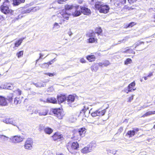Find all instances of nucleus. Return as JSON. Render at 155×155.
Listing matches in <instances>:
<instances>
[{"label":"nucleus","mask_w":155,"mask_h":155,"mask_svg":"<svg viewBox=\"0 0 155 155\" xmlns=\"http://www.w3.org/2000/svg\"><path fill=\"white\" fill-rule=\"evenodd\" d=\"M61 134L55 133L52 136V138L54 140H60L62 137Z\"/></svg>","instance_id":"obj_13"},{"label":"nucleus","mask_w":155,"mask_h":155,"mask_svg":"<svg viewBox=\"0 0 155 155\" xmlns=\"http://www.w3.org/2000/svg\"><path fill=\"white\" fill-rule=\"evenodd\" d=\"M1 9L2 12L5 14L8 13L10 12V9L8 6L4 7L3 6H1Z\"/></svg>","instance_id":"obj_14"},{"label":"nucleus","mask_w":155,"mask_h":155,"mask_svg":"<svg viewBox=\"0 0 155 155\" xmlns=\"http://www.w3.org/2000/svg\"><path fill=\"white\" fill-rule=\"evenodd\" d=\"M8 137L2 135V137H1V139L4 141L7 140H8Z\"/></svg>","instance_id":"obj_46"},{"label":"nucleus","mask_w":155,"mask_h":155,"mask_svg":"<svg viewBox=\"0 0 155 155\" xmlns=\"http://www.w3.org/2000/svg\"><path fill=\"white\" fill-rule=\"evenodd\" d=\"M25 38L26 37H25L20 39L18 41L15 43V46L16 47H18L21 44L23 40L25 39Z\"/></svg>","instance_id":"obj_23"},{"label":"nucleus","mask_w":155,"mask_h":155,"mask_svg":"<svg viewBox=\"0 0 155 155\" xmlns=\"http://www.w3.org/2000/svg\"><path fill=\"white\" fill-rule=\"evenodd\" d=\"M60 27V26L59 24L56 22H55L54 25V28H58Z\"/></svg>","instance_id":"obj_47"},{"label":"nucleus","mask_w":155,"mask_h":155,"mask_svg":"<svg viewBox=\"0 0 155 155\" xmlns=\"http://www.w3.org/2000/svg\"><path fill=\"white\" fill-rule=\"evenodd\" d=\"M66 97L65 95H61L57 96V99L59 103H61L66 100Z\"/></svg>","instance_id":"obj_10"},{"label":"nucleus","mask_w":155,"mask_h":155,"mask_svg":"<svg viewBox=\"0 0 155 155\" xmlns=\"http://www.w3.org/2000/svg\"><path fill=\"white\" fill-rule=\"evenodd\" d=\"M98 65L99 66L103 67V65H104L103 62V63H99L98 64Z\"/></svg>","instance_id":"obj_61"},{"label":"nucleus","mask_w":155,"mask_h":155,"mask_svg":"<svg viewBox=\"0 0 155 155\" xmlns=\"http://www.w3.org/2000/svg\"><path fill=\"white\" fill-rule=\"evenodd\" d=\"M21 102V101L20 99L17 97L15 98L14 100V103L15 105L18 104H20Z\"/></svg>","instance_id":"obj_29"},{"label":"nucleus","mask_w":155,"mask_h":155,"mask_svg":"<svg viewBox=\"0 0 155 155\" xmlns=\"http://www.w3.org/2000/svg\"><path fill=\"white\" fill-rule=\"evenodd\" d=\"M124 53H126L129 54H135V52L133 50V49L130 48H128L126 49L125 51L123 52Z\"/></svg>","instance_id":"obj_26"},{"label":"nucleus","mask_w":155,"mask_h":155,"mask_svg":"<svg viewBox=\"0 0 155 155\" xmlns=\"http://www.w3.org/2000/svg\"><path fill=\"white\" fill-rule=\"evenodd\" d=\"M91 115L93 117H95L97 116V110L91 113Z\"/></svg>","instance_id":"obj_48"},{"label":"nucleus","mask_w":155,"mask_h":155,"mask_svg":"<svg viewBox=\"0 0 155 155\" xmlns=\"http://www.w3.org/2000/svg\"><path fill=\"white\" fill-rule=\"evenodd\" d=\"M107 153H112L114 155H115L116 154L117 151L116 150H107Z\"/></svg>","instance_id":"obj_40"},{"label":"nucleus","mask_w":155,"mask_h":155,"mask_svg":"<svg viewBox=\"0 0 155 155\" xmlns=\"http://www.w3.org/2000/svg\"><path fill=\"white\" fill-rule=\"evenodd\" d=\"M133 130L134 131V132L135 133L136 132H138L139 130V129L138 128H133Z\"/></svg>","instance_id":"obj_58"},{"label":"nucleus","mask_w":155,"mask_h":155,"mask_svg":"<svg viewBox=\"0 0 155 155\" xmlns=\"http://www.w3.org/2000/svg\"><path fill=\"white\" fill-rule=\"evenodd\" d=\"M45 74L47 75L50 77H52L54 76V73H46Z\"/></svg>","instance_id":"obj_52"},{"label":"nucleus","mask_w":155,"mask_h":155,"mask_svg":"<svg viewBox=\"0 0 155 155\" xmlns=\"http://www.w3.org/2000/svg\"><path fill=\"white\" fill-rule=\"evenodd\" d=\"M137 0H128L129 3L130 4H133L136 2Z\"/></svg>","instance_id":"obj_51"},{"label":"nucleus","mask_w":155,"mask_h":155,"mask_svg":"<svg viewBox=\"0 0 155 155\" xmlns=\"http://www.w3.org/2000/svg\"><path fill=\"white\" fill-rule=\"evenodd\" d=\"M23 51H20L17 54V56L18 58L20 57L21 56L23 55Z\"/></svg>","instance_id":"obj_44"},{"label":"nucleus","mask_w":155,"mask_h":155,"mask_svg":"<svg viewBox=\"0 0 155 155\" xmlns=\"http://www.w3.org/2000/svg\"><path fill=\"white\" fill-rule=\"evenodd\" d=\"M48 113V111L46 110H45L42 111H40L39 113V115L40 116H45L47 115Z\"/></svg>","instance_id":"obj_34"},{"label":"nucleus","mask_w":155,"mask_h":155,"mask_svg":"<svg viewBox=\"0 0 155 155\" xmlns=\"http://www.w3.org/2000/svg\"><path fill=\"white\" fill-rule=\"evenodd\" d=\"M68 104H71L73 103L75 100V97L72 95H69L67 99Z\"/></svg>","instance_id":"obj_11"},{"label":"nucleus","mask_w":155,"mask_h":155,"mask_svg":"<svg viewBox=\"0 0 155 155\" xmlns=\"http://www.w3.org/2000/svg\"><path fill=\"white\" fill-rule=\"evenodd\" d=\"M134 96V95H133L129 97L127 102H130L133 99Z\"/></svg>","instance_id":"obj_50"},{"label":"nucleus","mask_w":155,"mask_h":155,"mask_svg":"<svg viewBox=\"0 0 155 155\" xmlns=\"http://www.w3.org/2000/svg\"><path fill=\"white\" fill-rule=\"evenodd\" d=\"M102 30L100 28H97L95 30V33L96 34H98L99 35H100L102 32Z\"/></svg>","instance_id":"obj_33"},{"label":"nucleus","mask_w":155,"mask_h":155,"mask_svg":"<svg viewBox=\"0 0 155 155\" xmlns=\"http://www.w3.org/2000/svg\"><path fill=\"white\" fill-rule=\"evenodd\" d=\"M98 68V65L97 64H95L91 67V69L93 71H96Z\"/></svg>","instance_id":"obj_31"},{"label":"nucleus","mask_w":155,"mask_h":155,"mask_svg":"<svg viewBox=\"0 0 155 155\" xmlns=\"http://www.w3.org/2000/svg\"><path fill=\"white\" fill-rule=\"evenodd\" d=\"M104 65L105 66H107L110 64L109 61L107 60H106L103 62Z\"/></svg>","instance_id":"obj_41"},{"label":"nucleus","mask_w":155,"mask_h":155,"mask_svg":"<svg viewBox=\"0 0 155 155\" xmlns=\"http://www.w3.org/2000/svg\"><path fill=\"white\" fill-rule=\"evenodd\" d=\"M87 58L90 61H92L95 60V57L93 55H88L87 57Z\"/></svg>","instance_id":"obj_28"},{"label":"nucleus","mask_w":155,"mask_h":155,"mask_svg":"<svg viewBox=\"0 0 155 155\" xmlns=\"http://www.w3.org/2000/svg\"><path fill=\"white\" fill-rule=\"evenodd\" d=\"M155 114V111H149L146 112L144 114L142 117H147L148 116H150L152 114Z\"/></svg>","instance_id":"obj_25"},{"label":"nucleus","mask_w":155,"mask_h":155,"mask_svg":"<svg viewBox=\"0 0 155 155\" xmlns=\"http://www.w3.org/2000/svg\"><path fill=\"white\" fill-rule=\"evenodd\" d=\"M96 8L101 13L106 14L108 12L110 8L108 5H104L101 2H98L95 4V5Z\"/></svg>","instance_id":"obj_1"},{"label":"nucleus","mask_w":155,"mask_h":155,"mask_svg":"<svg viewBox=\"0 0 155 155\" xmlns=\"http://www.w3.org/2000/svg\"><path fill=\"white\" fill-rule=\"evenodd\" d=\"M135 134L134 131L133 130L128 131L127 133V134L129 135V138L133 137Z\"/></svg>","instance_id":"obj_24"},{"label":"nucleus","mask_w":155,"mask_h":155,"mask_svg":"<svg viewBox=\"0 0 155 155\" xmlns=\"http://www.w3.org/2000/svg\"><path fill=\"white\" fill-rule=\"evenodd\" d=\"M47 101L48 102L54 104L56 103L57 102V100L54 97L48 98L47 99Z\"/></svg>","instance_id":"obj_21"},{"label":"nucleus","mask_w":155,"mask_h":155,"mask_svg":"<svg viewBox=\"0 0 155 155\" xmlns=\"http://www.w3.org/2000/svg\"><path fill=\"white\" fill-rule=\"evenodd\" d=\"M86 129L85 128H81L79 130L78 133L81 137H83L84 136V134L86 132Z\"/></svg>","instance_id":"obj_18"},{"label":"nucleus","mask_w":155,"mask_h":155,"mask_svg":"<svg viewBox=\"0 0 155 155\" xmlns=\"http://www.w3.org/2000/svg\"><path fill=\"white\" fill-rule=\"evenodd\" d=\"M13 97V96L12 94H10L9 96L7 97V99L8 100L9 102H11L12 101Z\"/></svg>","instance_id":"obj_37"},{"label":"nucleus","mask_w":155,"mask_h":155,"mask_svg":"<svg viewBox=\"0 0 155 155\" xmlns=\"http://www.w3.org/2000/svg\"><path fill=\"white\" fill-rule=\"evenodd\" d=\"M99 110H97V116H103L106 112V110L104 109L101 111H100Z\"/></svg>","instance_id":"obj_22"},{"label":"nucleus","mask_w":155,"mask_h":155,"mask_svg":"<svg viewBox=\"0 0 155 155\" xmlns=\"http://www.w3.org/2000/svg\"><path fill=\"white\" fill-rule=\"evenodd\" d=\"M33 84L38 87H44L46 86L45 82L42 81L37 83H33Z\"/></svg>","instance_id":"obj_12"},{"label":"nucleus","mask_w":155,"mask_h":155,"mask_svg":"<svg viewBox=\"0 0 155 155\" xmlns=\"http://www.w3.org/2000/svg\"><path fill=\"white\" fill-rule=\"evenodd\" d=\"M134 25V22H131L130 24H129L128 26L127 27H132Z\"/></svg>","instance_id":"obj_53"},{"label":"nucleus","mask_w":155,"mask_h":155,"mask_svg":"<svg viewBox=\"0 0 155 155\" xmlns=\"http://www.w3.org/2000/svg\"><path fill=\"white\" fill-rule=\"evenodd\" d=\"M68 34L70 36L72 35V33L71 31H70L68 33Z\"/></svg>","instance_id":"obj_64"},{"label":"nucleus","mask_w":155,"mask_h":155,"mask_svg":"<svg viewBox=\"0 0 155 155\" xmlns=\"http://www.w3.org/2000/svg\"><path fill=\"white\" fill-rule=\"evenodd\" d=\"M40 110H35L34 111V113H35V114H37V113H39V112H40Z\"/></svg>","instance_id":"obj_59"},{"label":"nucleus","mask_w":155,"mask_h":155,"mask_svg":"<svg viewBox=\"0 0 155 155\" xmlns=\"http://www.w3.org/2000/svg\"><path fill=\"white\" fill-rule=\"evenodd\" d=\"M132 60L130 58H127L124 62L125 64L127 65L129 64H130L132 62Z\"/></svg>","instance_id":"obj_36"},{"label":"nucleus","mask_w":155,"mask_h":155,"mask_svg":"<svg viewBox=\"0 0 155 155\" xmlns=\"http://www.w3.org/2000/svg\"><path fill=\"white\" fill-rule=\"evenodd\" d=\"M152 75H153V73L150 72L149 74L147 76V77H150Z\"/></svg>","instance_id":"obj_63"},{"label":"nucleus","mask_w":155,"mask_h":155,"mask_svg":"<svg viewBox=\"0 0 155 155\" xmlns=\"http://www.w3.org/2000/svg\"><path fill=\"white\" fill-rule=\"evenodd\" d=\"M96 145L95 143H90L87 147H88V148L89 152H90L96 147Z\"/></svg>","instance_id":"obj_20"},{"label":"nucleus","mask_w":155,"mask_h":155,"mask_svg":"<svg viewBox=\"0 0 155 155\" xmlns=\"http://www.w3.org/2000/svg\"><path fill=\"white\" fill-rule=\"evenodd\" d=\"M85 60L84 58H82L80 60V61L82 63H84L85 62Z\"/></svg>","instance_id":"obj_60"},{"label":"nucleus","mask_w":155,"mask_h":155,"mask_svg":"<svg viewBox=\"0 0 155 155\" xmlns=\"http://www.w3.org/2000/svg\"><path fill=\"white\" fill-rule=\"evenodd\" d=\"M60 13L61 15L62 18L66 20H68L69 16L71 15V14L68 13L66 10H62Z\"/></svg>","instance_id":"obj_6"},{"label":"nucleus","mask_w":155,"mask_h":155,"mask_svg":"<svg viewBox=\"0 0 155 155\" xmlns=\"http://www.w3.org/2000/svg\"><path fill=\"white\" fill-rule=\"evenodd\" d=\"M74 12H72V15L74 17H77L80 16L81 13L80 6H77L74 7Z\"/></svg>","instance_id":"obj_5"},{"label":"nucleus","mask_w":155,"mask_h":155,"mask_svg":"<svg viewBox=\"0 0 155 155\" xmlns=\"http://www.w3.org/2000/svg\"><path fill=\"white\" fill-rule=\"evenodd\" d=\"M125 92H126L127 94H128L129 92H131V91H129V89H128L127 88L126 89L125 88L122 91Z\"/></svg>","instance_id":"obj_56"},{"label":"nucleus","mask_w":155,"mask_h":155,"mask_svg":"<svg viewBox=\"0 0 155 155\" xmlns=\"http://www.w3.org/2000/svg\"><path fill=\"white\" fill-rule=\"evenodd\" d=\"M123 130V127H121L118 130V131H120V132H121Z\"/></svg>","instance_id":"obj_62"},{"label":"nucleus","mask_w":155,"mask_h":155,"mask_svg":"<svg viewBox=\"0 0 155 155\" xmlns=\"http://www.w3.org/2000/svg\"><path fill=\"white\" fill-rule=\"evenodd\" d=\"M95 33L93 31H91L89 32V37H94L95 36Z\"/></svg>","instance_id":"obj_42"},{"label":"nucleus","mask_w":155,"mask_h":155,"mask_svg":"<svg viewBox=\"0 0 155 155\" xmlns=\"http://www.w3.org/2000/svg\"><path fill=\"white\" fill-rule=\"evenodd\" d=\"M40 9L38 7L36 6L33 8H30L28 9H26L22 12L23 14L29 13L31 12H35L37 10Z\"/></svg>","instance_id":"obj_9"},{"label":"nucleus","mask_w":155,"mask_h":155,"mask_svg":"<svg viewBox=\"0 0 155 155\" xmlns=\"http://www.w3.org/2000/svg\"><path fill=\"white\" fill-rule=\"evenodd\" d=\"M88 109V107H86V106L84 107V108L82 110V111L84 113H85L86 110Z\"/></svg>","instance_id":"obj_54"},{"label":"nucleus","mask_w":155,"mask_h":155,"mask_svg":"<svg viewBox=\"0 0 155 155\" xmlns=\"http://www.w3.org/2000/svg\"><path fill=\"white\" fill-rule=\"evenodd\" d=\"M33 143V140L31 138L27 139L25 143V148L26 149L31 150L32 148Z\"/></svg>","instance_id":"obj_4"},{"label":"nucleus","mask_w":155,"mask_h":155,"mask_svg":"<svg viewBox=\"0 0 155 155\" xmlns=\"http://www.w3.org/2000/svg\"><path fill=\"white\" fill-rule=\"evenodd\" d=\"M10 2L8 0H5V2L3 3V5L1 6H3L4 7L8 6L9 5Z\"/></svg>","instance_id":"obj_35"},{"label":"nucleus","mask_w":155,"mask_h":155,"mask_svg":"<svg viewBox=\"0 0 155 155\" xmlns=\"http://www.w3.org/2000/svg\"><path fill=\"white\" fill-rule=\"evenodd\" d=\"M144 43L142 41H138L136 42L135 44L134 45H135L134 48H136L137 46L139 45H140L142 44H143Z\"/></svg>","instance_id":"obj_38"},{"label":"nucleus","mask_w":155,"mask_h":155,"mask_svg":"<svg viewBox=\"0 0 155 155\" xmlns=\"http://www.w3.org/2000/svg\"><path fill=\"white\" fill-rule=\"evenodd\" d=\"M16 92L18 93L19 95H20L21 94V91L19 89H18L17 90L15 91Z\"/></svg>","instance_id":"obj_55"},{"label":"nucleus","mask_w":155,"mask_h":155,"mask_svg":"<svg viewBox=\"0 0 155 155\" xmlns=\"http://www.w3.org/2000/svg\"><path fill=\"white\" fill-rule=\"evenodd\" d=\"M89 43H93L95 41V39L93 37L90 38L88 39Z\"/></svg>","instance_id":"obj_45"},{"label":"nucleus","mask_w":155,"mask_h":155,"mask_svg":"<svg viewBox=\"0 0 155 155\" xmlns=\"http://www.w3.org/2000/svg\"><path fill=\"white\" fill-rule=\"evenodd\" d=\"M81 13L84 15H88L91 14V12L89 9L83 6H80Z\"/></svg>","instance_id":"obj_8"},{"label":"nucleus","mask_w":155,"mask_h":155,"mask_svg":"<svg viewBox=\"0 0 155 155\" xmlns=\"http://www.w3.org/2000/svg\"><path fill=\"white\" fill-rule=\"evenodd\" d=\"M14 87V86L13 85L11 84V85H8L7 87H6L5 88H6L7 89L9 90H12Z\"/></svg>","instance_id":"obj_43"},{"label":"nucleus","mask_w":155,"mask_h":155,"mask_svg":"<svg viewBox=\"0 0 155 155\" xmlns=\"http://www.w3.org/2000/svg\"><path fill=\"white\" fill-rule=\"evenodd\" d=\"M4 122L7 124H12L13 125L16 126V124L13 121V120L12 118H7L4 121Z\"/></svg>","instance_id":"obj_16"},{"label":"nucleus","mask_w":155,"mask_h":155,"mask_svg":"<svg viewBox=\"0 0 155 155\" xmlns=\"http://www.w3.org/2000/svg\"><path fill=\"white\" fill-rule=\"evenodd\" d=\"M79 148V144L77 142H73L69 143L67 147V149L71 153H72V150H77Z\"/></svg>","instance_id":"obj_2"},{"label":"nucleus","mask_w":155,"mask_h":155,"mask_svg":"<svg viewBox=\"0 0 155 155\" xmlns=\"http://www.w3.org/2000/svg\"><path fill=\"white\" fill-rule=\"evenodd\" d=\"M44 131L46 133L50 134L52 132L53 130L50 128L46 127Z\"/></svg>","instance_id":"obj_27"},{"label":"nucleus","mask_w":155,"mask_h":155,"mask_svg":"<svg viewBox=\"0 0 155 155\" xmlns=\"http://www.w3.org/2000/svg\"><path fill=\"white\" fill-rule=\"evenodd\" d=\"M12 4L14 6H18L21 3L25 2V0H12Z\"/></svg>","instance_id":"obj_15"},{"label":"nucleus","mask_w":155,"mask_h":155,"mask_svg":"<svg viewBox=\"0 0 155 155\" xmlns=\"http://www.w3.org/2000/svg\"><path fill=\"white\" fill-rule=\"evenodd\" d=\"M81 152L83 153H87L90 152L87 147H86L82 149L81 150Z\"/></svg>","instance_id":"obj_32"},{"label":"nucleus","mask_w":155,"mask_h":155,"mask_svg":"<svg viewBox=\"0 0 155 155\" xmlns=\"http://www.w3.org/2000/svg\"><path fill=\"white\" fill-rule=\"evenodd\" d=\"M125 41V40L124 39H123L122 41H118V43H116V44L114 43V45H117L118 44H119L121 42H124Z\"/></svg>","instance_id":"obj_57"},{"label":"nucleus","mask_w":155,"mask_h":155,"mask_svg":"<svg viewBox=\"0 0 155 155\" xmlns=\"http://www.w3.org/2000/svg\"><path fill=\"white\" fill-rule=\"evenodd\" d=\"M7 104L6 99L2 96H0V105L2 106H5Z\"/></svg>","instance_id":"obj_17"},{"label":"nucleus","mask_w":155,"mask_h":155,"mask_svg":"<svg viewBox=\"0 0 155 155\" xmlns=\"http://www.w3.org/2000/svg\"><path fill=\"white\" fill-rule=\"evenodd\" d=\"M56 61L55 58H54L53 60H52L51 61H50L47 63H45L44 64H46L48 65V67L49 66V65L51 64H52V63H53L54 61Z\"/></svg>","instance_id":"obj_39"},{"label":"nucleus","mask_w":155,"mask_h":155,"mask_svg":"<svg viewBox=\"0 0 155 155\" xmlns=\"http://www.w3.org/2000/svg\"><path fill=\"white\" fill-rule=\"evenodd\" d=\"M39 55H40V57H39V58L38 59H37L36 60V64H37V62H38V61H39V60L42 57L44 56V55L42 54L41 53H40Z\"/></svg>","instance_id":"obj_49"},{"label":"nucleus","mask_w":155,"mask_h":155,"mask_svg":"<svg viewBox=\"0 0 155 155\" xmlns=\"http://www.w3.org/2000/svg\"><path fill=\"white\" fill-rule=\"evenodd\" d=\"M75 6H74L72 5H67L65 6V9L64 10H66V11H67V10H70L71 9H74V7H75Z\"/></svg>","instance_id":"obj_30"},{"label":"nucleus","mask_w":155,"mask_h":155,"mask_svg":"<svg viewBox=\"0 0 155 155\" xmlns=\"http://www.w3.org/2000/svg\"><path fill=\"white\" fill-rule=\"evenodd\" d=\"M52 112L54 116L59 119H61L63 116L62 113V110L60 108H55L52 109Z\"/></svg>","instance_id":"obj_3"},{"label":"nucleus","mask_w":155,"mask_h":155,"mask_svg":"<svg viewBox=\"0 0 155 155\" xmlns=\"http://www.w3.org/2000/svg\"><path fill=\"white\" fill-rule=\"evenodd\" d=\"M135 83L134 82H132L127 87V89H129V91H132V90L135 91L136 88L133 89V87L135 86Z\"/></svg>","instance_id":"obj_19"},{"label":"nucleus","mask_w":155,"mask_h":155,"mask_svg":"<svg viewBox=\"0 0 155 155\" xmlns=\"http://www.w3.org/2000/svg\"><path fill=\"white\" fill-rule=\"evenodd\" d=\"M10 139L14 143H19L22 141L23 140V138L18 136H15L12 137Z\"/></svg>","instance_id":"obj_7"}]
</instances>
